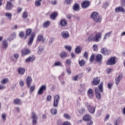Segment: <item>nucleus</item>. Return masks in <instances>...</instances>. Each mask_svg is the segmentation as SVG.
I'll return each mask as SVG.
<instances>
[{
    "mask_svg": "<svg viewBox=\"0 0 125 125\" xmlns=\"http://www.w3.org/2000/svg\"><path fill=\"white\" fill-rule=\"evenodd\" d=\"M59 100H60V96L59 95H57L55 96L53 102V107L57 108L58 106V103H59Z\"/></svg>",
    "mask_w": 125,
    "mask_h": 125,
    "instance_id": "obj_3",
    "label": "nucleus"
},
{
    "mask_svg": "<svg viewBox=\"0 0 125 125\" xmlns=\"http://www.w3.org/2000/svg\"><path fill=\"white\" fill-rule=\"evenodd\" d=\"M122 79H123V77L121 76V75H119L117 78L115 79L116 84H119L121 81H122Z\"/></svg>",
    "mask_w": 125,
    "mask_h": 125,
    "instance_id": "obj_29",
    "label": "nucleus"
},
{
    "mask_svg": "<svg viewBox=\"0 0 125 125\" xmlns=\"http://www.w3.org/2000/svg\"><path fill=\"white\" fill-rule=\"evenodd\" d=\"M47 100H48V101H51V95L47 96Z\"/></svg>",
    "mask_w": 125,
    "mask_h": 125,
    "instance_id": "obj_63",
    "label": "nucleus"
},
{
    "mask_svg": "<svg viewBox=\"0 0 125 125\" xmlns=\"http://www.w3.org/2000/svg\"><path fill=\"white\" fill-rule=\"evenodd\" d=\"M5 88V86L4 85L0 84V90H2Z\"/></svg>",
    "mask_w": 125,
    "mask_h": 125,
    "instance_id": "obj_56",
    "label": "nucleus"
},
{
    "mask_svg": "<svg viewBox=\"0 0 125 125\" xmlns=\"http://www.w3.org/2000/svg\"><path fill=\"white\" fill-rule=\"evenodd\" d=\"M61 35L63 39H68L69 35V32L67 31H62L61 32Z\"/></svg>",
    "mask_w": 125,
    "mask_h": 125,
    "instance_id": "obj_13",
    "label": "nucleus"
},
{
    "mask_svg": "<svg viewBox=\"0 0 125 125\" xmlns=\"http://www.w3.org/2000/svg\"><path fill=\"white\" fill-rule=\"evenodd\" d=\"M22 17L24 18V19H26V18L28 17V13H27V12H24L22 14Z\"/></svg>",
    "mask_w": 125,
    "mask_h": 125,
    "instance_id": "obj_51",
    "label": "nucleus"
},
{
    "mask_svg": "<svg viewBox=\"0 0 125 125\" xmlns=\"http://www.w3.org/2000/svg\"><path fill=\"white\" fill-rule=\"evenodd\" d=\"M79 64L80 65V66H81V67L83 66H84V64L85 63V62H84V60H82L81 61H79Z\"/></svg>",
    "mask_w": 125,
    "mask_h": 125,
    "instance_id": "obj_43",
    "label": "nucleus"
},
{
    "mask_svg": "<svg viewBox=\"0 0 125 125\" xmlns=\"http://www.w3.org/2000/svg\"><path fill=\"white\" fill-rule=\"evenodd\" d=\"M22 8H20V7H19L17 9V11L18 12L20 13V12H21V11H22Z\"/></svg>",
    "mask_w": 125,
    "mask_h": 125,
    "instance_id": "obj_64",
    "label": "nucleus"
},
{
    "mask_svg": "<svg viewBox=\"0 0 125 125\" xmlns=\"http://www.w3.org/2000/svg\"><path fill=\"white\" fill-rule=\"evenodd\" d=\"M24 35L25 33H24V32H21L19 34V36L20 37V38H23V37H24Z\"/></svg>",
    "mask_w": 125,
    "mask_h": 125,
    "instance_id": "obj_55",
    "label": "nucleus"
},
{
    "mask_svg": "<svg viewBox=\"0 0 125 125\" xmlns=\"http://www.w3.org/2000/svg\"><path fill=\"white\" fill-rule=\"evenodd\" d=\"M103 56L101 54H98L95 59V60L96 62H98L99 64H101L102 63V59Z\"/></svg>",
    "mask_w": 125,
    "mask_h": 125,
    "instance_id": "obj_7",
    "label": "nucleus"
},
{
    "mask_svg": "<svg viewBox=\"0 0 125 125\" xmlns=\"http://www.w3.org/2000/svg\"><path fill=\"white\" fill-rule=\"evenodd\" d=\"M49 25H50V21H47L44 22L43 26L44 28H47V27H48V26H49Z\"/></svg>",
    "mask_w": 125,
    "mask_h": 125,
    "instance_id": "obj_40",
    "label": "nucleus"
},
{
    "mask_svg": "<svg viewBox=\"0 0 125 125\" xmlns=\"http://www.w3.org/2000/svg\"><path fill=\"white\" fill-rule=\"evenodd\" d=\"M51 3L52 5H56L57 4V1L56 0H53L51 1Z\"/></svg>",
    "mask_w": 125,
    "mask_h": 125,
    "instance_id": "obj_52",
    "label": "nucleus"
},
{
    "mask_svg": "<svg viewBox=\"0 0 125 125\" xmlns=\"http://www.w3.org/2000/svg\"><path fill=\"white\" fill-rule=\"evenodd\" d=\"M115 64H116V61H115V57L110 58L106 62V65H115Z\"/></svg>",
    "mask_w": 125,
    "mask_h": 125,
    "instance_id": "obj_8",
    "label": "nucleus"
},
{
    "mask_svg": "<svg viewBox=\"0 0 125 125\" xmlns=\"http://www.w3.org/2000/svg\"><path fill=\"white\" fill-rule=\"evenodd\" d=\"M32 81L33 80L32 79V77H31V76H28L27 77L26 82L28 88L31 87V84H32Z\"/></svg>",
    "mask_w": 125,
    "mask_h": 125,
    "instance_id": "obj_9",
    "label": "nucleus"
},
{
    "mask_svg": "<svg viewBox=\"0 0 125 125\" xmlns=\"http://www.w3.org/2000/svg\"><path fill=\"white\" fill-rule=\"evenodd\" d=\"M55 66L56 67L57 66H62V63L61 62H56L54 63Z\"/></svg>",
    "mask_w": 125,
    "mask_h": 125,
    "instance_id": "obj_49",
    "label": "nucleus"
},
{
    "mask_svg": "<svg viewBox=\"0 0 125 125\" xmlns=\"http://www.w3.org/2000/svg\"><path fill=\"white\" fill-rule=\"evenodd\" d=\"M34 38H35V33L33 32L31 35L29 40L28 41V45H32V44L33 43V42H34Z\"/></svg>",
    "mask_w": 125,
    "mask_h": 125,
    "instance_id": "obj_15",
    "label": "nucleus"
},
{
    "mask_svg": "<svg viewBox=\"0 0 125 125\" xmlns=\"http://www.w3.org/2000/svg\"><path fill=\"white\" fill-rule=\"evenodd\" d=\"M12 7H13V4L10 1H7L6 9L7 10H11Z\"/></svg>",
    "mask_w": 125,
    "mask_h": 125,
    "instance_id": "obj_16",
    "label": "nucleus"
},
{
    "mask_svg": "<svg viewBox=\"0 0 125 125\" xmlns=\"http://www.w3.org/2000/svg\"><path fill=\"white\" fill-rule=\"evenodd\" d=\"M42 1V0H37L35 1V5L36 6H41V4Z\"/></svg>",
    "mask_w": 125,
    "mask_h": 125,
    "instance_id": "obj_41",
    "label": "nucleus"
},
{
    "mask_svg": "<svg viewBox=\"0 0 125 125\" xmlns=\"http://www.w3.org/2000/svg\"><path fill=\"white\" fill-rule=\"evenodd\" d=\"M87 109L89 113H91V114H93L94 112H95V108L89 104L87 105Z\"/></svg>",
    "mask_w": 125,
    "mask_h": 125,
    "instance_id": "obj_17",
    "label": "nucleus"
},
{
    "mask_svg": "<svg viewBox=\"0 0 125 125\" xmlns=\"http://www.w3.org/2000/svg\"><path fill=\"white\" fill-rule=\"evenodd\" d=\"M84 57H85V58H87V57H88V54L87 53V52H85L83 55Z\"/></svg>",
    "mask_w": 125,
    "mask_h": 125,
    "instance_id": "obj_60",
    "label": "nucleus"
},
{
    "mask_svg": "<svg viewBox=\"0 0 125 125\" xmlns=\"http://www.w3.org/2000/svg\"><path fill=\"white\" fill-rule=\"evenodd\" d=\"M50 111L52 115L53 116L57 115V109H56V108H52L50 109Z\"/></svg>",
    "mask_w": 125,
    "mask_h": 125,
    "instance_id": "obj_33",
    "label": "nucleus"
},
{
    "mask_svg": "<svg viewBox=\"0 0 125 125\" xmlns=\"http://www.w3.org/2000/svg\"><path fill=\"white\" fill-rule=\"evenodd\" d=\"M93 47L94 48V50H95V51H97L98 48L97 47V45L96 44H94L93 46Z\"/></svg>",
    "mask_w": 125,
    "mask_h": 125,
    "instance_id": "obj_54",
    "label": "nucleus"
},
{
    "mask_svg": "<svg viewBox=\"0 0 125 125\" xmlns=\"http://www.w3.org/2000/svg\"><path fill=\"white\" fill-rule=\"evenodd\" d=\"M90 17L92 19H93L94 21L96 22V23H99V22H101L102 20V17H101V16L99 15L97 12L92 13Z\"/></svg>",
    "mask_w": 125,
    "mask_h": 125,
    "instance_id": "obj_2",
    "label": "nucleus"
},
{
    "mask_svg": "<svg viewBox=\"0 0 125 125\" xmlns=\"http://www.w3.org/2000/svg\"><path fill=\"white\" fill-rule=\"evenodd\" d=\"M92 83L94 85H97L100 83V79L99 78L97 77V78L93 79Z\"/></svg>",
    "mask_w": 125,
    "mask_h": 125,
    "instance_id": "obj_21",
    "label": "nucleus"
},
{
    "mask_svg": "<svg viewBox=\"0 0 125 125\" xmlns=\"http://www.w3.org/2000/svg\"><path fill=\"white\" fill-rule=\"evenodd\" d=\"M38 41L44 42V38H43V36L42 35H39L38 37Z\"/></svg>",
    "mask_w": 125,
    "mask_h": 125,
    "instance_id": "obj_30",
    "label": "nucleus"
},
{
    "mask_svg": "<svg viewBox=\"0 0 125 125\" xmlns=\"http://www.w3.org/2000/svg\"><path fill=\"white\" fill-rule=\"evenodd\" d=\"M20 84L21 86H24V82L23 81H20Z\"/></svg>",
    "mask_w": 125,
    "mask_h": 125,
    "instance_id": "obj_61",
    "label": "nucleus"
},
{
    "mask_svg": "<svg viewBox=\"0 0 125 125\" xmlns=\"http://www.w3.org/2000/svg\"><path fill=\"white\" fill-rule=\"evenodd\" d=\"M82 52V47L81 46H78L75 49V53L79 54Z\"/></svg>",
    "mask_w": 125,
    "mask_h": 125,
    "instance_id": "obj_26",
    "label": "nucleus"
},
{
    "mask_svg": "<svg viewBox=\"0 0 125 125\" xmlns=\"http://www.w3.org/2000/svg\"><path fill=\"white\" fill-rule=\"evenodd\" d=\"M60 56L62 59L66 58L67 57V53L65 51H62L61 52Z\"/></svg>",
    "mask_w": 125,
    "mask_h": 125,
    "instance_id": "obj_27",
    "label": "nucleus"
},
{
    "mask_svg": "<svg viewBox=\"0 0 125 125\" xmlns=\"http://www.w3.org/2000/svg\"><path fill=\"white\" fill-rule=\"evenodd\" d=\"M9 83V79L8 78H4L1 81V83L2 84H6V83Z\"/></svg>",
    "mask_w": 125,
    "mask_h": 125,
    "instance_id": "obj_34",
    "label": "nucleus"
},
{
    "mask_svg": "<svg viewBox=\"0 0 125 125\" xmlns=\"http://www.w3.org/2000/svg\"><path fill=\"white\" fill-rule=\"evenodd\" d=\"M78 113H79V114H83L85 113V109L83 108H81L78 110Z\"/></svg>",
    "mask_w": 125,
    "mask_h": 125,
    "instance_id": "obj_47",
    "label": "nucleus"
},
{
    "mask_svg": "<svg viewBox=\"0 0 125 125\" xmlns=\"http://www.w3.org/2000/svg\"><path fill=\"white\" fill-rule=\"evenodd\" d=\"M1 118L2 121H6V114L5 113H3L1 115Z\"/></svg>",
    "mask_w": 125,
    "mask_h": 125,
    "instance_id": "obj_44",
    "label": "nucleus"
},
{
    "mask_svg": "<svg viewBox=\"0 0 125 125\" xmlns=\"http://www.w3.org/2000/svg\"><path fill=\"white\" fill-rule=\"evenodd\" d=\"M80 10V5L78 3H75L73 6L74 11H78Z\"/></svg>",
    "mask_w": 125,
    "mask_h": 125,
    "instance_id": "obj_28",
    "label": "nucleus"
},
{
    "mask_svg": "<svg viewBox=\"0 0 125 125\" xmlns=\"http://www.w3.org/2000/svg\"><path fill=\"white\" fill-rule=\"evenodd\" d=\"M25 71H26V70L23 67H20L18 69V72L21 75H24V74L25 73Z\"/></svg>",
    "mask_w": 125,
    "mask_h": 125,
    "instance_id": "obj_25",
    "label": "nucleus"
},
{
    "mask_svg": "<svg viewBox=\"0 0 125 125\" xmlns=\"http://www.w3.org/2000/svg\"><path fill=\"white\" fill-rule=\"evenodd\" d=\"M66 64H67L68 65H71V60L70 59H67L66 60Z\"/></svg>",
    "mask_w": 125,
    "mask_h": 125,
    "instance_id": "obj_58",
    "label": "nucleus"
},
{
    "mask_svg": "<svg viewBox=\"0 0 125 125\" xmlns=\"http://www.w3.org/2000/svg\"><path fill=\"white\" fill-rule=\"evenodd\" d=\"M64 48L66 49V50L69 51V52L72 51V46H71L65 45Z\"/></svg>",
    "mask_w": 125,
    "mask_h": 125,
    "instance_id": "obj_46",
    "label": "nucleus"
},
{
    "mask_svg": "<svg viewBox=\"0 0 125 125\" xmlns=\"http://www.w3.org/2000/svg\"><path fill=\"white\" fill-rule=\"evenodd\" d=\"M31 33H32V29L31 28H28L25 31V36L24 37V40H26L27 38V36H30L31 35Z\"/></svg>",
    "mask_w": 125,
    "mask_h": 125,
    "instance_id": "obj_22",
    "label": "nucleus"
},
{
    "mask_svg": "<svg viewBox=\"0 0 125 125\" xmlns=\"http://www.w3.org/2000/svg\"><path fill=\"white\" fill-rule=\"evenodd\" d=\"M14 57L15 58H16V59H18V58H19V54H15L14 55Z\"/></svg>",
    "mask_w": 125,
    "mask_h": 125,
    "instance_id": "obj_62",
    "label": "nucleus"
},
{
    "mask_svg": "<svg viewBox=\"0 0 125 125\" xmlns=\"http://www.w3.org/2000/svg\"><path fill=\"white\" fill-rule=\"evenodd\" d=\"M120 124H121V118H118L114 121V124L115 125H120Z\"/></svg>",
    "mask_w": 125,
    "mask_h": 125,
    "instance_id": "obj_38",
    "label": "nucleus"
},
{
    "mask_svg": "<svg viewBox=\"0 0 125 125\" xmlns=\"http://www.w3.org/2000/svg\"><path fill=\"white\" fill-rule=\"evenodd\" d=\"M93 95H94L93 94V90L91 88L89 89L87 91L88 97H89V98H92Z\"/></svg>",
    "mask_w": 125,
    "mask_h": 125,
    "instance_id": "obj_20",
    "label": "nucleus"
},
{
    "mask_svg": "<svg viewBox=\"0 0 125 125\" xmlns=\"http://www.w3.org/2000/svg\"><path fill=\"white\" fill-rule=\"evenodd\" d=\"M101 52L104 55H108L109 53H110V51H109L107 49L105 48H103L101 49Z\"/></svg>",
    "mask_w": 125,
    "mask_h": 125,
    "instance_id": "obj_19",
    "label": "nucleus"
},
{
    "mask_svg": "<svg viewBox=\"0 0 125 125\" xmlns=\"http://www.w3.org/2000/svg\"><path fill=\"white\" fill-rule=\"evenodd\" d=\"M35 60V56L32 55L29 57L28 58H27L25 61L26 62H30V61H34Z\"/></svg>",
    "mask_w": 125,
    "mask_h": 125,
    "instance_id": "obj_32",
    "label": "nucleus"
},
{
    "mask_svg": "<svg viewBox=\"0 0 125 125\" xmlns=\"http://www.w3.org/2000/svg\"><path fill=\"white\" fill-rule=\"evenodd\" d=\"M45 90H46V85H42L39 89L38 95H42V94H43V91Z\"/></svg>",
    "mask_w": 125,
    "mask_h": 125,
    "instance_id": "obj_6",
    "label": "nucleus"
},
{
    "mask_svg": "<svg viewBox=\"0 0 125 125\" xmlns=\"http://www.w3.org/2000/svg\"><path fill=\"white\" fill-rule=\"evenodd\" d=\"M7 46H8V42H7L6 40H4L3 42V48H4V49H6Z\"/></svg>",
    "mask_w": 125,
    "mask_h": 125,
    "instance_id": "obj_35",
    "label": "nucleus"
},
{
    "mask_svg": "<svg viewBox=\"0 0 125 125\" xmlns=\"http://www.w3.org/2000/svg\"><path fill=\"white\" fill-rule=\"evenodd\" d=\"M42 50H43V48H42V46H39V49H38V54H41V53H42Z\"/></svg>",
    "mask_w": 125,
    "mask_h": 125,
    "instance_id": "obj_50",
    "label": "nucleus"
},
{
    "mask_svg": "<svg viewBox=\"0 0 125 125\" xmlns=\"http://www.w3.org/2000/svg\"><path fill=\"white\" fill-rule=\"evenodd\" d=\"M57 17V13L56 12H54L50 15V18L53 20H55Z\"/></svg>",
    "mask_w": 125,
    "mask_h": 125,
    "instance_id": "obj_31",
    "label": "nucleus"
},
{
    "mask_svg": "<svg viewBox=\"0 0 125 125\" xmlns=\"http://www.w3.org/2000/svg\"><path fill=\"white\" fill-rule=\"evenodd\" d=\"M115 11L116 12H123V13H125V9L123 6L117 7L115 8Z\"/></svg>",
    "mask_w": 125,
    "mask_h": 125,
    "instance_id": "obj_18",
    "label": "nucleus"
},
{
    "mask_svg": "<svg viewBox=\"0 0 125 125\" xmlns=\"http://www.w3.org/2000/svg\"><path fill=\"white\" fill-rule=\"evenodd\" d=\"M35 89H36V86L32 85L30 88V92H34Z\"/></svg>",
    "mask_w": 125,
    "mask_h": 125,
    "instance_id": "obj_48",
    "label": "nucleus"
},
{
    "mask_svg": "<svg viewBox=\"0 0 125 125\" xmlns=\"http://www.w3.org/2000/svg\"><path fill=\"white\" fill-rule=\"evenodd\" d=\"M112 34V31H110L108 33H107L105 34L104 37V40H106V38H109L110 37V35Z\"/></svg>",
    "mask_w": 125,
    "mask_h": 125,
    "instance_id": "obj_45",
    "label": "nucleus"
},
{
    "mask_svg": "<svg viewBox=\"0 0 125 125\" xmlns=\"http://www.w3.org/2000/svg\"><path fill=\"white\" fill-rule=\"evenodd\" d=\"M61 25L62 27H64L67 25V21L65 19H62L61 21Z\"/></svg>",
    "mask_w": 125,
    "mask_h": 125,
    "instance_id": "obj_36",
    "label": "nucleus"
},
{
    "mask_svg": "<svg viewBox=\"0 0 125 125\" xmlns=\"http://www.w3.org/2000/svg\"><path fill=\"white\" fill-rule=\"evenodd\" d=\"M94 39V37H93V35H91L88 37L87 41V42H93Z\"/></svg>",
    "mask_w": 125,
    "mask_h": 125,
    "instance_id": "obj_42",
    "label": "nucleus"
},
{
    "mask_svg": "<svg viewBox=\"0 0 125 125\" xmlns=\"http://www.w3.org/2000/svg\"><path fill=\"white\" fill-rule=\"evenodd\" d=\"M63 117L66 120H71V115L68 113H64Z\"/></svg>",
    "mask_w": 125,
    "mask_h": 125,
    "instance_id": "obj_39",
    "label": "nucleus"
},
{
    "mask_svg": "<svg viewBox=\"0 0 125 125\" xmlns=\"http://www.w3.org/2000/svg\"><path fill=\"white\" fill-rule=\"evenodd\" d=\"M31 52V50L29 48L23 49L21 50V53L22 55L25 56V55H28Z\"/></svg>",
    "mask_w": 125,
    "mask_h": 125,
    "instance_id": "obj_11",
    "label": "nucleus"
},
{
    "mask_svg": "<svg viewBox=\"0 0 125 125\" xmlns=\"http://www.w3.org/2000/svg\"><path fill=\"white\" fill-rule=\"evenodd\" d=\"M93 60H94V55H92L90 58V62H93Z\"/></svg>",
    "mask_w": 125,
    "mask_h": 125,
    "instance_id": "obj_57",
    "label": "nucleus"
},
{
    "mask_svg": "<svg viewBox=\"0 0 125 125\" xmlns=\"http://www.w3.org/2000/svg\"><path fill=\"white\" fill-rule=\"evenodd\" d=\"M32 119L33 120L32 123L33 124H34L35 125H37V120H38V116H37V115L35 112L32 113Z\"/></svg>",
    "mask_w": 125,
    "mask_h": 125,
    "instance_id": "obj_14",
    "label": "nucleus"
},
{
    "mask_svg": "<svg viewBox=\"0 0 125 125\" xmlns=\"http://www.w3.org/2000/svg\"><path fill=\"white\" fill-rule=\"evenodd\" d=\"M80 88L79 89V92L80 93H82L83 95H84V90H85V85L84 84H81Z\"/></svg>",
    "mask_w": 125,
    "mask_h": 125,
    "instance_id": "obj_10",
    "label": "nucleus"
},
{
    "mask_svg": "<svg viewBox=\"0 0 125 125\" xmlns=\"http://www.w3.org/2000/svg\"><path fill=\"white\" fill-rule=\"evenodd\" d=\"M16 37V34L15 33H13L10 35V37L8 38V40L9 42H11Z\"/></svg>",
    "mask_w": 125,
    "mask_h": 125,
    "instance_id": "obj_37",
    "label": "nucleus"
},
{
    "mask_svg": "<svg viewBox=\"0 0 125 125\" xmlns=\"http://www.w3.org/2000/svg\"><path fill=\"white\" fill-rule=\"evenodd\" d=\"M102 36V33H101V32H98V33H97L95 37H94L93 42H98L100 39H101Z\"/></svg>",
    "mask_w": 125,
    "mask_h": 125,
    "instance_id": "obj_5",
    "label": "nucleus"
},
{
    "mask_svg": "<svg viewBox=\"0 0 125 125\" xmlns=\"http://www.w3.org/2000/svg\"><path fill=\"white\" fill-rule=\"evenodd\" d=\"M5 17H7V18L10 20V21L11 20V19H12V14H11V13H9V12H6L5 13Z\"/></svg>",
    "mask_w": 125,
    "mask_h": 125,
    "instance_id": "obj_24",
    "label": "nucleus"
},
{
    "mask_svg": "<svg viewBox=\"0 0 125 125\" xmlns=\"http://www.w3.org/2000/svg\"><path fill=\"white\" fill-rule=\"evenodd\" d=\"M83 121H87V124H90V122L92 124H93V122L91 121V116L89 114L85 115L83 117Z\"/></svg>",
    "mask_w": 125,
    "mask_h": 125,
    "instance_id": "obj_4",
    "label": "nucleus"
},
{
    "mask_svg": "<svg viewBox=\"0 0 125 125\" xmlns=\"http://www.w3.org/2000/svg\"><path fill=\"white\" fill-rule=\"evenodd\" d=\"M89 5H90V2L89 1H84L82 3L81 7L85 9L87 8Z\"/></svg>",
    "mask_w": 125,
    "mask_h": 125,
    "instance_id": "obj_12",
    "label": "nucleus"
},
{
    "mask_svg": "<svg viewBox=\"0 0 125 125\" xmlns=\"http://www.w3.org/2000/svg\"><path fill=\"white\" fill-rule=\"evenodd\" d=\"M108 5L109 3L108 2V1L105 2L104 4V9H106V7H107V6H108Z\"/></svg>",
    "mask_w": 125,
    "mask_h": 125,
    "instance_id": "obj_53",
    "label": "nucleus"
},
{
    "mask_svg": "<svg viewBox=\"0 0 125 125\" xmlns=\"http://www.w3.org/2000/svg\"><path fill=\"white\" fill-rule=\"evenodd\" d=\"M109 118H110V115L109 114H107L104 119V121H108V120H109Z\"/></svg>",
    "mask_w": 125,
    "mask_h": 125,
    "instance_id": "obj_59",
    "label": "nucleus"
},
{
    "mask_svg": "<svg viewBox=\"0 0 125 125\" xmlns=\"http://www.w3.org/2000/svg\"><path fill=\"white\" fill-rule=\"evenodd\" d=\"M14 103L16 105H22V102H21V99H16L14 100Z\"/></svg>",
    "mask_w": 125,
    "mask_h": 125,
    "instance_id": "obj_23",
    "label": "nucleus"
},
{
    "mask_svg": "<svg viewBox=\"0 0 125 125\" xmlns=\"http://www.w3.org/2000/svg\"><path fill=\"white\" fill-rule=\"evenodd\" d=\"M103 82H101L100 84L98 85V88H95L96 96L99 100L101 99V94L99 92V89L101 92H103Z\"/></svg>",
    "mask_w": 125,
    "mask_h": 125,
    "instance_id": "obj_1",
    "label": "nucleus"
}]
</instances>
